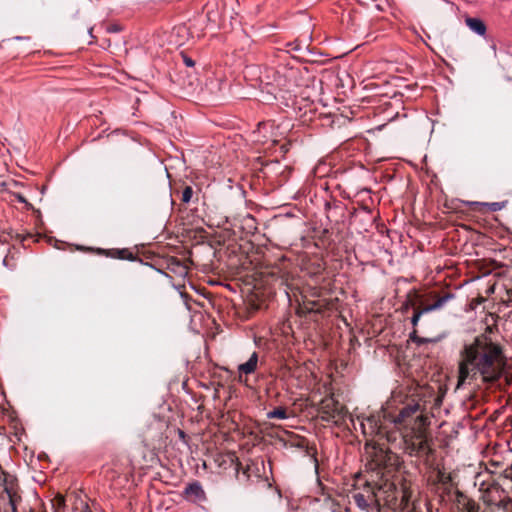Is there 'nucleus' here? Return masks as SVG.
I'll use <instances>...</instances> for the list:
<instances>
[{
  "label": "nucleus",
  "mask_w": 512,
  "mask_h": 512,
  "mask_svg": "<svg viewBox=\"0 0 512 512\" xmlns=\"http://www.w3.org/2000/svg\"><path fill=\"white\" fill-rule=\"evenodd\" d=\"M505 364L503 347L485 333L480 334L464 343L459 352L458 387L478 378L483 383H495L502 376Z\"/></svg>",
  "instance_id": "obj_1"
},
{
  "label": "nucleus",
  "mask_w": 512,
  "mask_h": 512,
  "mask_svg": "<svg viewBox=\"0 0 512 512\" xmlns=\"http://www.w3.org/2000/svg\"><path fill=\"white\" fill-rule=\"evenodd\" d=\"M399 397V401L402 402L404 406L393 419V422L397 425L408 426L414 418L417 425V431L414 432L410 438L405 440L410 454H430L432 449L428 444V439L423 428L430 423L429 417L425 412L427 410V403L431 402L433 394L427 387L417 385L409 388L404 398Z\"/></svg>",
  "instance_id": "obj_2"
},
{
  "label": "nucleus",
  "mask_w": 512,
  "mask_h": 512,
  "mask_svg": "<svg viewBox=\"0 0 512 512\" xmlns=\"http://www.w3.org/2000/svg\"><path fill=\"white\" fill-rule=\"evenodd\" d=\"M453 298V294L444 291H427L419 293L413 289L407 294L405 308H412L414 313L411 323L417 326L421 316L425 313L442 309Z\"/></svg>",
  "instance_id": "obj_3"
},
{
  "label": "nucleus",
  "mask_w": 512,
  "mask_h": 512,
  "mask_svg": "<svg viewBox=\"0 0 512 512\" xmlns=\"http://www.w3.org/2000/svg\"><path fill=\"white\" fill-rule=\"evenodd\" d=\"M368 463L366 465L370 474L379 476L383 472L394 473L398 465V456L384 444L374 442L366 443Z\"/></svg>",
  "instance_id": "obj_4"
},
{
  "label": "nucleus",
  "mask_w": 512,
  "mask_h": 512,
  "mask_svg": "<svg viewBox=\"0 0 512 512\" xmlns=\"http://www.w3.org/2000/svg\"><path fill=\"white\" fill-rule=\"evenodd\" d=\"M430 490L438 497L441 504L451 502L456 494L460 492L452 474L447 473L444 469H437L435 476L430 479Z\"/></svg>",
  "instance_id": "obj_5"
},
{
  "label": "nucleus",
  "mask_w": 512,
  "mask_h": 512,
  "mask_svg": "<svg viewBox=\"0 0 512 512\" xmlns=\"http://www.w3.org/2000/svg\"><path fill=\"white\" fill-rule=\"evenodd\" d=\"M318 417L324 422H331L342 427L348 415L347 408L340 404L333 395L323 398L317 406Z\"/></svg>",
  "instance_id": "obj_6"
},
{
  "label": "nucleus",
  "mask_w": 512,
  "mask_h": 512,
  "mask_svg": "<svg viewBox=\"0 0 512 512\" xmlns=\"http://www.w3.org/2000/svg\"><path fill=\"white\" fill-rule=\"evenodd\" d=\"M393 473L383 472L379 476L370 474L368 480L371 482L372 488H375L378 498L383 500L387 505H396L397 494L399 493L396 483L392 481Z\"/></svg>",
  "instance_id": "obj_7"
},
{
  "label": "nucleus",
  "mask_w": 512,
  "mask_h": 512,
  "mask_svg": "<svg viewBox=\"0 0 512 512\" xmlns=\"http://www.w3.org/2000/svg\"><path fill=\"white\" fill-rule=\"evenodd\" d=\"M209 231L201 228V233H204L202 237L206 238L208 243L211 246L215 245H224L227 242L236 243L237 239H242V234L244 233V226H238V232L235 230L228 228L226 226H207Z\"/></svg>",
  "instance_id": "obj_8"
},
{
  "label": "nucleus",
  "mask_w": 512,
  "mask_h": 512,
  "mask_svg": "<svg viewBox=\"0 0 512 512\" xmlns=\"http://www.w3.org/2000/svg\"><path fill=\"white\" fill-rule=\"evenodd\" d=\"M303 246L313 243L319 248H328L335 243L334 229L326 226H312L307 236L301 238Z\"/></svg>",
  "instance_id": "obj_9"
},
{
  "label": "nucleus",
  "mask_w": 512,
  "mask_h": 512,
  "mask_svg": "<svg viewBox=\"0 0 512 512\" xmlns=\"http://www.w3.org/2000/svg\"><path fill=\"white\" fill-rule=\"evenodd\" d=\"M363 485L364 489L362 492H355L352 495L356 505L362 510L368 511L372 508L379 510L380 499L378 498L375 488H372L371 482L368 479L365 480Z\"/></svg>",
  "instance_id": "obj_10"
},
{
  "label": "nucleus",
  "mask_w": 512,
  "mask_h": 512,
  "mask_svg": "<svg viewBox=\"0 0 512 512\" xmlns=\"http://www.w3.org/2000/svg\"><path fill=\"white\" fill-rule=\"evenodd\" d=\"M187 219L186 224H210L212 217L208 211V207L205 202H200L198 198L195 199L193 204L185 208ZM182 224H185L184 222Z\"/></svg>",
  "instance_id": "obj_11"
},
{
  "label": "nucleus",
  "mask_w": 512,
  "mask_h": 512,
  "mask_svg": "<svg viewBox=\"0 0 512 512\" xmlns=\"http://www.w3.org/2000/svg\"><path fill=\"white\" fill-rule=\"evenodd\" d=\"M263 171L266 177L270 173H274L276 175L280 176L278 185H283L289 178V175L291 173V170L287 166H282L281 162L279 160H272L269 162H266L263 167Z\"/></svg>",
  "instance_id": "obj_12"
},
{
  "label": "nucleus",
  "mask_w": 512,
  "mask_h": 512,
  "mask_svg": "<svg viewBox=\"0 0 512 512\" xmlns=\"http://www.w3.org/2000/svg\"><path fill=\"white\" fill-rule=\"evenodd\" d=\"M18 489L16 479L9 474H4V492L7 494L10 506L18 505L22 500Z\"/></svg>",
  "instance_id": "obj_13"
},
{
  "label": "nucleus",
  "mask_w": 512,
  "mask_h": 512,
  "mask_svg": "<svg viewBox=\"0 0 512 512\" xmlns=\"http://www.w3.org/2000/svg\"><path fill=\"white\" fill-rule=\"evenodd\" d=\"M97 254L103 255L106 257L114 258V259H120V260H128V261H137L139 260L138 256L134 254L130 249L128 248H112V249H102L98 248L96 249Z\"/></svg>",
  "instance_id": "obj_14"
},
{
  "label": "nucleus",
  "mask_w": 512,
  "mask_h": 512,
  "mask_svg": "<svg viewBox=\"0 0 512 512\" xmlns=\"http://www.w3.org/2000/svg\"><path fill=\"white\" fill-rule=\"evenodd\" d=\"M451 502L455 504L458 512H479L480 510L479 504L461 491Z\"/></svg>",
  "instance_id": "obj_15"
},
{
  "label": "nucleus",
  "mask_w": 512,
  "mask_h": 512,
  "mask_svg": "<svg viewBox=\"0 0 512 512\" xmlns=\"http://www.w3.org/2000/svg\"><path fill=\"white\" fill-rule=\"evenodd\" d=\"M379 215H373L371 210L366 206H359L354 210L352 218L355 222H369L370 224H377Z\"/></svg>",
  "instance_id": "obj_16"
},
{
  "label": "nucleus",
  "mask_w": 512,
  "mask_h": 512,
  "mask_svg": "<svg viewBox=\"0 0 512 512\" xmlns=\"http://www.w3.org/2000/svg\"><path fill=\"white\" fill-rule=\"evenodd\" d=\"M465 24L476 35L482 37L486 36L487 26L481 18L467 16L465 18Z\"/></svg>",
  "instance_id": "obj_17"
},
{
  "label": "nucleus",
  "mask_w": 512,
  "mask_h": 512,
  "mask_svg": "<svg viewBox=\"0 0 512 512\" xmlns=\"http://www.w3.org/2000/svg\"><path fill=\"white\" fill-rule=\"evenodd\" d=\"M508 201H500V202H473L472 204L478 208V211L481 213L488 212L492 214L493 212L499 211L503 209L507 205Z\"/></svg>",
  "instance_id": "obj_18"
},
{
  "label": "nucleus",
  "mask_w": 512,
  "mask_h": 512,
  "mask_svg": "<svg viewBox=\"0 0 512 512\" xmlns=\"http://www.w3.org/2000/svg\"><path fill=\"white\" fill-rule=\"evenodd\" d=\"M258 363V354L257 352H253L250 358L245 362L238 366V371L240 374H251L257 368Z\"/></svg>",
  "instance_id": "obj_19"
},
{
  "label": "nucleus",
  "mask_w": 512,
  "mask_h": 512,
  "mask_svg": "<svg viewBox=\"0 0 512 512\" xmlns=\"http://www.w3.org/2000/svg\"><path fill=\"white\" fill-rule=\"evenodd\" d=\"M327 304L324 300H305L302 309L309 313H321Z\"/></svg>",
  "instance_id": "obj_20"
},
{
  "label": "nucleus",
  "mask_w": 512,
  "mask_h": 512,
  "mask_svg": "<svg viewBox=\"0 0 512 512\" xmlns=\"http://www.w3.org/2000/svg\"><path fill=\"white\" fill-rule=\"evenodd\" d=\"M490 512H512V500L506 498L490 507Z\"/></svg>",
  "instance_id": "obj_21"
},
{
  "label": "nucleus",
  "mask_w": 512,
  "mask_h": 512,
  "mask_svg": "<svg viewBox=\"0 0 512 512\" xmlns=\"http://www.w3.org/2000/svg\"><path fill=\"white\" fill-rule=\"evenodd\" d=\"M401 500L399 506H401L403 509L408 507L411 497H412V491L410 487L404 482L401 485Z\"/></svg>",
  "instance_id": "obj_22"
},
{
  "label": "nucleus",
  "mask_w": 512,
  "mask_h": 512,
  "mask_svg": "<svg viewBox=\"0 0 512 512\" xmlns=\"http://www.w3.org/2000/svg\"><path fill=\"white\" fill-rule=\"evenodd\" d=\"M194 189L190 185H183L181 203L187 206L193 204Z\"/></svg>",
  "instance_id": "obj_23"
},
{
  "label": "nucleus",
  "mask_w": 512,
  "mask_h": 512,
  "mask_svg": "<svg viewBox=\"0 0 512 512\" xmlns=\"http://www.w3.org/2000/svg\"><path fill=\"white\" fill-rule=\"evenodd\" d=\"M42 237H45V238H46V236H45V235H43L41 232H36L35 234H34V233H30V232H29V233H27V234H25V235L20 234V233H16V234H15V238H16V239H18V240H20V241L23 243V245H25V242H27V241H29V240H32V241H34V242H37V241H39V240H40V238H42Z\"/></svg>",
  "instance_id": "obj_24"
},
{
  "label": "nucleus",
  "mask_w": 512,
  "mask_h": 512,
  "mask_svg": "<svg viewBox=\"0 0 512 512\" xmlns=\"http://www.w3.org/2000/svg\"><path fill=\"white\" fill-rule=\"evenodd\" d=\"M269 419H286L288 417L287 409L284 407H276L272 411L267 413Z\"/></svg>",
  "instance_id": "obj_25"
},
{
  "label": "nucleus",
  "mask_w": 512,
  "mask_h": 512,
  "mask_svg": "<svg viewBox=\"0 0 512 512\" xmlns=\"http://www.w3.org/2000/svg\"><path fill=\"white\" fill-rule=\"evenodd\" d=\"M55 512H64L65 507V498L64 496L58 494L52 501Z\"/></svg>",
  "instance_id": "obj_26"
},
{
  "label": "nucleus",
  "mask_w": 512,
  "mask_h": 512,
  "mask_svg": "<svg viewBox=\"0 0 512 512\" xmlns=\"http://www.w3.org/2000/svg\"><path fill=\"white\" fill-rule=\"evenodd\" d=\"M186 492L191 495L199 497L204 494L202 487L198 483H192L186 488Z\"/></svg>",
  "instance_id": "obj_27"
},
{
  "label": "nucleus",
  "mask_w": 512,
  "mask_h": 512,
  "mask_svg": "<svg viewBox=\"0 0 512 512\" xmlns=\"http://www.w3.org/2000/svg\"><path fill=\"white\" fill-rule=\"evenodd\" d=\"M368 421L374 425V428L376 429V433L379 435V436H382L384 434H386L387 432L384 430V425L382 422H380L379 420H376L375 417H371L368 419Z\"/></svg>",
  "instance_id": "obj_28"
},
{
  "label": "nucleus",
  "mask_w": 512,
  "mask_h": 512,
  "mask_svg": "<svg viewBox=\"0 0 512 512\" xmlns=\"http://www.w3.org/2000/svg\"><path fill=\"white\" fill-rule=\"evenodd\" d=\"M294 215L289 212V211H285V212H281V213H278V214H275L273 216V219L276 220L277 222L279 223H282V222H285L291 218H293Z\"/></svg>",
  "instance_id": "obj_29"
},
{
  "label": "nucleus",
  "mask_w": 512,
  "mask_h": 512,
  "mask_svg": "<svg viewBox=\"0 0 512 512\" xmlns=\"http://www.w3.org/2000/svg\"><path fill=\"white\" fill-rule=\"evenodd\" d=\"M12 196L14 199H16L19 203H23L27 209H33V206L31 203L27 201V199L21 194V193H13Z\"/></svg>",
  "instance_id": "obj_30"
},
{
  "label": "nucleus",
  "mask_w": 512,
  "mask_h": 512,
  "mask_svg": "<svg viewBox=\"0 0 512 512\" xmlns=\"http://www.w3.org/2000/svg\"><path fill=\"white\" fill-rule=\"evenodd\" d=\"M181 55H182L183 63L185 64V66H187V67L195 66V61L191 57H189L185 53H181Z\"/></svg>",
  "instance_id": "obj_31"
},
{
  "label": "nucleus",
  "mask_w": 512,
  "mask_h": 512,
  "mask_svg": "<svg viewBox=\"0 0 512 512\" xmlns=\"http://www.w3.org/2000/svg\"><path fill=\"white\" fill-rule=\"evenodd\" d=\"M122 30V27L119 24H111L107 27V32L109 33H118Z\"/></svg>",
  "instance_id": "obj_32"
},
{
  "label": "nucleus",
  "mask_w": 512,
  "mask_h": 512,
  "mask_svg": "<svg viewBox=\"0 0 512 512\" xmlns=\"http://www.w3.org/2000/svg\"><path fill=\"white\" fill-rule=\"evenodd\" d=\"M287 47H290L291 50H293V51H300L301 50V45L298 42H296V41L288 42L287 43Z\"/></svg>",
  "instance_id": "obj_33"
},
{
  "label": "nucleus",
  "mask_w": 512,
  "mask_h": 512,
  "mask_svg": "<svg viewBox=\"0 0 512 512\" xmlns=\"http://www.w3.org/2000/svg\"><path fill=\"white\" fill-rule=\"evenodd\" d=\"M417 331L414 329L413 332H411L410 334V339L413 341V342H416V343H423L424 340L419 338L417 335H416Z\"/></svg>",
  "instance_id": "obj_34"
},
{
  "label": "nucleus",
  "mask_w": 512,
  "mask_h": 512,
  "mask_svg": "<svg viewBox=\"0 0 512 512\" xmlns=\"http://www.w3.org/2000/svg\"><path fill=\"white\" fill-rule=\"evenodd\" d=\"M14 236L12 235L11 232L7 233L6 235L3 234L0 236V242H8L9 239H12Z\"/></svg>",
  "instance_id": "obj_35"
},
{
  "label": "nucleus",
  "mask_w": 512,
  "mask_h": 512,
  "mask_svg": "<svg viewBox=\"0 0 512 512\" xmlns=\"http://www.w3.org/2000/svg\"><path fill=\"white\" fill-rule=\"evenodd\" d=\"M170 261H171V263H172V264H175V265H177V266H179V265H180V261H179L177 258H175V257H172V258L170 259Z\"/></svg>",
  "instance_id": "obj_36"
},
{
  "label": "nucleus",
  "mask_w": 512,
  "mask_h": 512,
  "mask_svg": "<svg viewBox=\"0 0 512 512\" xmlns=\"http://www.w3.org/2000/svg\"><path fill=\"white\" fill-rule=\"evenodd\" d=\"M179 437H180L181 439H184V438L186 437L185 432H184V431H182V430H179Z\"/></svg>",
  "instance_id": "obj_37"
},
{
  "label": "nucleus",
  "mask_w": 512,
  "mask_h": 512,
  "mask_svg": "<svg viewBox=\"0 0 512 512\" xmlns=\"http://www.w3.org/2000/svg\"><path fill=\"white\" fill-rule=\"evenodd\" d=\"M321 168H326V165L323 164V166H318L316 169H315V174H317Z\"/></svg>",
  "instance_id": "obj_38"
},
{
  "label": "nucleus",
  "mask_w": 512,
  "mask_h": 512,
  "mask_svg": "<svg viewBox=\"0 0 512 512\" xmlns=\"http://www.w3.org/2000/svg\"><path fill=\"white\" fill-rule=\"evenodd\" d=\"M15 40H23V39H29V37H23V36H16L14 37Z\"/></svg>",
  "instance_id": "obj_39"
},
{
  "label": "nucleus",
  "mask_w": 512,
  "mask_h": 512,
  "mask_svg": "<svg viewBox=\"0 0 512 512\" xmlns=\"http://www.w3.org/2000/svg\"><path fill=\"white\" fill-rule=\"evenodd\" d=\"M10 507H11V511H12V512H18V510H17V505L10 506Z\"/></svg>",
  "instance_id": "obj_40"
},
{
  "label": "nucleus",
  "mask_w": 512,
  "mask_h": 512,
  "mask_svg": "<svg viewBox=\"0 0 512 512\" xmlns=\"http://www.w3.org/2000/svg\"><path fill=\"white\" fill-rule=\"evenodd\" d=\"M248 469H249V468H247V469L243 470V474H244V475H246V476H247V478L249 477Z\"/></svg>",
  "instance_id": "obj_41"
},
{
  "label": "nucleus",
  "mask_w": 512,
  "mask_h": 512,
  "mask_svg": "<svg viewBox=\"0 0 512 512\" xmlns=\"http://www.w3.org/2000/svg\"><path fill=\"white\" fill-rule=\"evenodd\" d=\"M246 218H249V219L254 220V217H253L251 214H247V215H246Z\"/></svg>",
  "instance_id": "obj_42"
},
{
  "label": "nucleus",
  "mask_w": 512,
  "mask_h": 512,
  "mask_svg": "<svg viewBox=\"0 0 512 512\" xmlns=\"http://www.w3.org/2000/svg\"><path fill=\"white\" fill-rule=\"evenodd\" d=\"M491 48L496 52V45L495 44H492Z\"/></svg>",
  "instance_id": "obj_43"
},
{
  "label": "nucleus",
  "mask_w": 512,
  "mask_h": 512,
  "mask_svg": "<svg viewBox=\"0 0 512 512\" xmlns=\"http://www.w3.org/2000/svg\"><path fill=\"white\" fill-rule=\"evenodd\" d=\"M463 228H465L466 230H469L471 228V226H468V225H465V226H462Z\"/></svg>",
  "instance_id": "obj_44"
},
{
  "label": "nucleus",
  "mask_w": 512,
  "mask_h": 512,
  "mask_svg": "<svg viewBox=\"0 0 512 512\" xmlns=\"http://www.w3.org/2000/svg\"><path fill=\"white\" fill-rule=\"evenodd\" d=\"M380 227H381L380 232H383V228H385L386 226L381 225Z\"/></svg>",
  "instance_id": "obj_45"
}]
</instances>
